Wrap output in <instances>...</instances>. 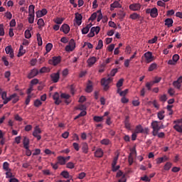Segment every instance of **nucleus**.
I'll list each match as a JSON object with an SVG mask.
<instances>
[{
  "instance_id": "50",
  "label": "nucleus",
  "mask_w": 182,
  "mask_h": 182,
  "mask_svg": "<svg viewBox=\"0 0 182 182\" xmlns=\"http://www.w3.org/2000/svg\"><path fill=\"white\" fill-rule=\"evenodd\" d=\"M28 16V22L30 23H33L35 21V15L29 14Z\"/></svg>"
},
{
  "instance_id": "13",
  "label": "nucleus",
  "mask_w": 182,
  "mask_h": 182,
  "mask_svg": "<svg viewBox=\"0 0 182 182\" xmlns=\"http://www.w3.org/2000/svg\"><path fill=\"white\" fill-rule=\"evenodd\" d=\"M60 31L63 32V33L68 34L70 31V27L69 26V25L64 23L60 27Z\"/></svg>"
},
{
  "instance_id": "53",
  "label": "nucleus",
  "mask_w": 182,
  "mask_h": 182,
  "mask_svg": "<svg viewBox=\"0 0 182 182\" xmlns=\"http://www.w3.org/2000/svg\"><path fill=\"white\" fill-rule=\"evenodd\" d=\"M86 92L87 93H90L93 90V87L92 85L89 84L86 87Z\"/></svg>"
},
{
  "instance_id": "34",
  "label": "nucleus",
  "mask_w": 182,
  "mask_h": 182,
  "mask_svg": "<svg viewBox=\"0 0 182 182\" xmlns=\"http://www.w3.org/2000/svg\"><path fill=\"white\" fill-rule=\"evenodd\" d=\"M24 36L26 39H31L32 38V34L31 33V30H26L24 33Z\"/></svg>"
},
{
  "instance_id": "58",
  "label": "nucleus",
  "mask_w": 182,
  "mask_h": 182,
  "mask_svg": "<svg viewBox=\"0 0 182 182\" xmlns=\"http://www.w3.org/2000/svg\"><path fill=\"white\" fill-rule=\"evenodd\" d=\"M117 160H119V156H115L112 161V167H114L117 164Z\"/></svg>"
},
{
  "instance_id": "18",
  "label": "nucleus",
  "mask_w": 182,
  "mask_h": 182,
  "mask_svg": "<svg viewBox=\"0 0 182 182\" xmlns=\"http://www.w3.org/2000/svg\"><path fill=\"white\" fill-rule=\"evenodd\" d=\"M75 19L77 21L76 22L78 26H80V25H82V14L79 13H75Z\"/></svg>"
},
{
  "instance_id": "14",
  "label": "nucleus",
  "mask_w": 182,
  "mask_h": 182,
  "mask_svg": "<svg viewBox=\"0 0 182 182\" xmlns=\"http://www.w3.org/2000/svg\"><path fill=\"white\" fill-rule=\"evenodd\" d=\"M38 75H39V70L34 68L31 70L30 73L28 75V79H32L33 77H35V76H38Z\"/></svg>"
},
{
  "instance_id": "62",
  "label": "nucleus",
  "mask_w": 182,
  "mask_h": 182,
  "mask_svg": "<svg viewBox=\"0 0 182 182\" xmlns=\"http://www.w3.org/2000/svg\"><path fill=\"white\" fill-rule=\"evenodd\" d=\"M172 59L175 63H177V62L178 61V59H180V55H178V54H175L173 55Z\"/></svg>"
},
{
  "instance_id": "11",
  "label": "nucleus",
  "mask_w": 182,
  "mask_h": 182,
  "mask_svg": "<svg viewBox=\"0 0 182 182\" xmlns=\"http://www.w3.org/2000/svg\"><path fill=\"white\" fill-rule=\"evenodd\" d=\"M6 53L9 55L11 59H14L15 55L14 53V49L12 48L11 46H8L5 48Z\"/></svg>"
},
{
  "instance_id": "28",
  "label": "nucleus",
  "mask_w": 182,
  "mask_h": 182,
  "mask_svg": "<svg viewBox=\"0 0 182 182\" xmlns=\"http://www.w3.org/2000/svg\"><path fill=\"white\" fill-rule=\"evenodd\" d=\"M129 119V116H127L125 117L124 126H125L126 129H127L128 130H130L131 126H130V121Z\"/></svg>"
},
{
  "instance_id": "36",
  "label": "nucleus",
  "mask_w": 182,
  "mask_h": 182,
  "mask_svg": "<svg viewBox=\"0 0 182 182\" xmlns=\"http://www.w3.org/2000/svg\"><path fill=\"white\" fill-rule=\"evenodd\" d=\"M154 69H157V64L156 63H154L149 65V68L148 69L149 72H153Z\"/></svg>"
},
{
  "instance_id": "29",
  "label": "nucleus",
  "mask_w": 182,
  "mask_h": 182,
  "mask_svg": "<svg viewBox=\"0 0 182 182\" xmlns=\"http://www.w3.org/2000/svg\"><path fill=\"white\" fill-rule=\"evenodd\" d=\"M82 150L85 154H87L89 151V145H87V143L85 142L82 144Z\"/></svg>"
},
{
  "instance_id": "25",
  "label": "nucleus",
  "mask_w": 182,
  "mask_h": 182,
  "mask_svg": "<svg viewBox=\"0 0 182 182\" xmlns=\"http://www.w3.org/2000/svg\"><path fill=\"white\" fill-rule=\"evenodd\" d=\"M173 18H166L165 20V26H168V28H171V26H173Z\"/></svg>"
},
{
  "instance_id": "43",
  "label": "nucleus",
  "mask_w": 182,
  "mask_h": 182,
  "mask_svg": "<svg viewBox=\"0 0 182 182\" xmlns=\"http://www.w3.org/2000/svg\"><path fill=\"white\" fill-rule=\"evenodd\" d=\"M52 48H53V45L50 43H48L46 46V52L49 53L50 50H52Z\"/></svg>"
},
{
  "instance_id": "32",
  "label": "nucleus",
  "mask_w": 182,
  "mask_h": 182,
  "mask_svg": "<svg viewBox=\"0 0 182 182\" xmlns=\"http://www.w3.org/2000/svg\"><path fill=\"white\" fill-rule=\"evenodd\" d=\"M28 14H29V15H35V6L34 5L29 6Z\"/></svg>"
},
{
  "instance_id": "37",
  "label": "nucleus",
  "mask_w": 182,
  "mask_h": 182,
  "mask_svg": "<svg viewBox=\"0 0 182 182\" xmlns=\"http://www.w3.org/2000/svg\"><path fill=\"white\" fill-rule=\"evenodd\" d=\"M117 178L121 177L120 180H122L123 178H124L125 182H126V176L124 174H123V172L122 171H119L117 173Z\"/></svg>"
},
{
  "instance_id": "61",
  "label": "nucleus",
  "mask_w": 182,
  "mask_h": 182,
  "mask_svg": "<svg viewBox=\"0 0 182 182\" xmlns=\"http://www.w3.org/2000/svg\"><path fill=\"white\" fill-rule=\"evenodd\" d=\"M13 174L11 171H6V178H12Z\"/></svg>"
},
{
  "instance_id": "63",
  "label": "nucleus",
  "mask_w": 182,
  "mask_h": 182,
  "mask_svg": "<svg viewBox=\"0 0 182 182\" xmlns=\"http://www.w3.org/2000/svg\"><path fill=\"white\" fill-rule=\"evenodd\" d=\"M5 16L7 19H12V14L9 11L5 13Z\"/></svg>"
},
{
  "instance_id": "3",
  "label": "nucleus",
  "mask_w": 182,
  "mask_h": 182,
  "mask_svg": "<svg viewBox=\"0 0 182 182\" xmlns=\"http://www.w3.org/2000/svg\"><path fill=\"white\" fill-rule=\"evenodd\" d=\"M173 129L178 132V133H182V119H176L173 121Z\"/></svg>"
},
{
  "instance_id": "40",
  "label": "nucleus",
  "mask_w": 182,
  "mask_h": 182,
  "mask_svg": "<svg viewBox=\"0 0 182 182\" xmlns=\"http://www.w3.org/2000/svg\"><path fill=\"white\" fill-rule=\"evenodd\" d=\"M97 14H99L97 21V22H100V21H102V19L103 18V14H102V10H98L97 11Z\"/></svg>"
},
{
  "instance_id": "24",
  "label": "nucleus",
  "mask_w": 182,
  "mask_h": 182,
  "mask_svg": "<svg viewBox=\"0 0 182 182\" xmlns=\"http://www.w3.org/2000/svg\"><path fill=\"white\" fill-rule=\"evenodd\" d=\"M23 144L24 146V149H29V139L26 136L23 137Z\"/></svg>"
},
{
  "instance_id": "7",
  "label": "nucleus",
  "mask_w": 182,
  "mask_h": 182,
  "mask_svg": "<svg viewBox=\"0 0 182 182\" xmlns=\"http://www.w3.org/2000/svg\"><path fill=\"white\" fill-rule=\"evenodd\" d=\"M61 60H62V57L54 56L52 58V59L48 60V63L49 65H53V66H56L57 65H59V63H60Z\"/></svg>"
},
{
  "instance_id": "33",
  "label": "nucleus",
  "mask_w": 182,
  "mask_h": 182,
  "mask_svg": "<svg viewBox=\"0 0 182 182\" xmlns=\"http://www.w3.org/2000/svg\"><path fill=\"white\" fill-rule=\"evenodd\" d=\"M3 169L5 171H11V169L9 168V163L8 162H4L3 164Z\"/></svg>"
},
{
  "instance_id": "8",
  "label": "nucleus",
  "mask_w": 182,
  "mask_h": 182,
  "mask_svg": "<svg viewBox=\"0 0 182 182\" xmlns=\"http://www.w3.org/2000/svg\"><path fill=\"white\" fill-rule=\"evenodd\" d=\"M130 11H133L134 12H136L141 9V4L139 3H134L129 5Z\"/></svg>"
},
{
  "instance_id": "23",
  "label": "nucleus",
  "mask_w": 182,
  "mask_h": 182,
  "mask_svg": "<svg viewBox=\"0 0 182 182\" xmlns=\"http://www.w3.org/2000/svg\"><path fill=\"white\" fill-rule=\"evenodd\" d=\"M16 97V93L12 94L9 97H7L6 100L3 102L4 105H7L9 102H11L12 99H14Z\"/></svg>"
},
{
  "instance_id": "59",
  "label": "nucleus",
  "mask_w": 182,
  "mask_h": 182,
  "mask_svg": "<svg viewBox=\"0 0 182 182\" xmlns=\"http://www.w3.org/2000/svg\"><path fill=\"white\" fill-rule=\"evenodd\" d=\"M10 76H11V72L6 71L4 73V77H6V79H7L8 82H9V80H11V78H9Z\"/></svg>"
},
{
  "instance_id": "21",
  "label": "nucleus",
  "mask_w": 182,
  "mask_h": 182,
  "mask_svg": "<svg viewBox=\"0 0 182 182\" xmlns=\"http://www.w3.org/2000/svg\"><path fill=\"white\" fill-rule=\"evenodd\" d=\"M58 159V164H60V166H65V164H66V161H65V157L60 156L57 157Z\"/></svg>"
},
{
  "instance_id": "5",
  "label": "nucleus",
  "mask_w": 182,
  "mask_h": 182,
  "mask_svg": "<svg viewBox=\"0 0 182 182\" xmlns=\"http://www.w3.org/2000/svg\"><path fill=\"white\" fill-rule=\"evenodd\" d=\"M41 134H42V130L41 129V128H39L38 125L36 126L33 132V137H36L37 140H41V139H42V136H41Z\"/></svg>"
},
{
  "instance_id": "10",
  "label": "nucleus",
  "mask_w": 182,
  "mask_h": 182,
  "mask_svg": "<svg viewBox=\"0 0 182 182\" xmlns=\"http://www.w3.org/2000/svg\"><path fill=\"white\" fill-rule=\"evenodd\" d=\"M50 78L53 83H58L59 82V79H60V74L59 71L58 73L51 74Z\"/></svg>"
},
{
  "instance_id": "6",
  "label": "nucleus",
  "mask_w": 182,
  "mask_h": 182,
  "mask_svg": "<svg viewBox=\"0 0 182 182\" xmlns=\"http://www.w3.org/2000/svg\"><path fill=\"white\" fill-rule=\"evenodd\" d=\"M75 48H76V43L75 42V40L71 39L69 41V45L65 46V50L66 52H73Z\"/></svg>"
},
{
  "instance_id": "56",
  "label": "nucleus",
  "mask_w": 182,
  "mask_h": 182,
  "mask_svg": "<svg viewBox=\"0 0 182 182\" xmlns=\"http://www.w3.org/2000/svg\"><path fill=\"white\" fill-rule=\"evenodd\" d=\"M173 85L176 89H180L181 87V84L180 82H178L177 81H174L173 82Z\"/></svg>"
},
{
  "instance_id": "19",
  "label": "nucleus",
  "mask_w": 182,
  "mask_h": 182,
  "mask_svg": "<svg viewBox=\"0 0 182 182\" xmlns=\"http://www.w3.org/2000/svg\"><path fill=\"white\" fill-rule=\"evenodd\" d=\"M60 176H62V177H63V178H70V180H72V178H73L72 176H70V174H69V172L68 171H63L60 173Z\"/></svg>"
},
{
  "instance_id": "55",
  "label": "nucleus",
  "mask_w": 182,
  "mask_h": 182,
  "mask_svg": "<svg viewBox=\"0 0 182 182\" xmlns=\"http://www.w3.org/2000/svg\"><path fill=\"white\" fill-rule=\"evenodd\" d=\"M4 35H5L4 24H0V36H4Z\"/></svg>"
},
{
  "instance_id": "45",
  "label": "nucleus",
  "mask_w": 182,
  "mask_h": 182,
  "mask_svg": "<svg viewBox=\"0 0 182 182\" xmlns=\"http://www.w3.org/2000/svg\"><path fill=\"white\" fill-rule=\"evenodd\" d=\"M117 15L119 16V19H124V16H126V13L123 11H119Z\"/></svg>"
},
{
  "instance_id": "57",
  "label": "nucleus",
  "mask_w": 182,
  "mask_h": 182,
  "mask_svg": "<svg viewBox=\"0 0 182 182\" xmlns=\"http://www.w3.org/2000/svg\"><path fill=\"white\" fill-rule=\"evenodd\" d=\"M46 72H49V68L46 67H43L38 73H46Z\"/></svg>"
},
{
  "instance_id": "47",
  "label": "nucleus",
  "mask_w": 182,
  "mask_h": 182,
  "mask_svg": "<svg viewBox=\"0 0 182 182\" xmlns=\"http://www.w3.org/2000/svg\"><path fill=\"white\" fill-rule=\"evenodd\" d=\"M66 167L67 168H75V164L72 161H70L68 163L66 164Z\"/></svg>"
},
{
  "instance_id": "49",
  "label": "nucleus",
  "mask_w": 182,
  "mask_h": 182,
  "mask_svg": "<svg viewBox=\"0 0 182 182\" xmlns=\"http://www.w3.org/2000/svg\"><path fill=\"white\" fill-rule=\"evenodd\" d=\"M127 93H129V90L126 89L124 91H121L119 92V96H122V97H126V95H127Z\"/></svg>"
},
{
  "instance_id": "2",
  "label": "nucleus",
  "mask_w": 182,
  "mask_h": 182,
  "mask_svg": "<svg viewBox=\"0 0 182 182\" xmlns=\"http://www.w3.org/2000/svg\"><path fill=\"white\" fill-rule=\"evenodd\" d=\"M113 80V78L112 77H108V78H102L101 80V85L104 87V90L107 91L109 90V85H110V82H112Z\"/></svg>"
},
{
  "instance_id": "64",
  "label": "nucleus",
  "mask_w": 182,
  "mask_h": 182,
  "mask_svg": "<svg viewBox=\"0 0 182 182\" xmlns=\"http://www.w3.org/2000/svg\"><path fill=\"white\" fill-rule=\"evenodd\" d=\"M141 180H142V181L150 182V178L147 176H144L143 177H141Z\"/></svg>"
},
{
  "instance_id": "46",
  "label": "nucleus",
  "mask_w": 182,
  "mask_h": 182,
  "mask_svg": "<svg viewBox=\"0 0 182 182\" xmlns=\"http://www.w3.org/2000/svg\"><path fill=\"white\" fill-rule=\"evenodd\" d=\"M91 31L92 32H94V33L95 32L96 35H97V33H99V32H100V27H99V26L92 27V28H91Z\"/></svg>"
},
{
  "instance_id": "38",
  "label": "nucleus",
  "mask_w": 182,
  "mask_h": 182,
  "mask_svg": "<svg viewBox=\"0 0 182 182\" xmlns=\"http://www.w3.org/2000/svg\"><path fill=\"white\" fill-rule=\"evenodd\" d=\"M101 144H103L104 146H109L110 144V139H104L100 141Z\"/></svg>"
},
{
  "instance_id": "22",
  "label": "nucleus",
  "mask_w": 182,
  "mask_h": 182,
  "mask_svg": "<svg viewBox=\"0 0 182 182\" xmlns=\"http://www.w3.org/2000/svg\"><path fill=\"white\" fill-rule=\"evenodd\" d=\"M168 161V157L167 156H164L163 157L158 158L156 160L157 164H161V163H164V161Z\"/></svg>"
},
{
  "instance_id": "9",
  "label": "nucleus",
  "mask_w": 182,
  "mask_h": 182,
  "mask_svg": "<svg viewBox=\"0 0 182 182\" xmlns=\"http://www.w3.org/2000/svg\"><path fill=\"white\" fill-rule=\"evenodd\" d=\"M134 132L136 133V134H139V133H149V128L143 129L141 125H137L135 128Z\"/></svg>"
},
{
  "instance_id": "48",
  "label": "nucleus",
  "mask_w": 182,
  "mask_h": 182,
  "mask_svg": "<svg viewBox=\"0 0 182 182\" xmlns=\"http://www.w3.org/2000/svg\"><path fill=\"white\" fill-rule=\"evenodd\" d=\"M124 82V79L121 78L117 82V87H122L123 86V82Z\"/></svg>"
},
{
  "instance_id": "15",
  "label": "nucleus",
  "mask_w": 182,
  "mask_h": 182,
  "mask_svg": "<svg viewBox=\"0 0 182 182\" xmlns=\"http://www.w3.org/2000/svg\"><path fill=\"white\" fill-rule=\"evenodd\" d=\"M53 99L55 100V105H59L60 103H62V100H60V98L59 97V93L55 92L53 95Z\"/></svg>"
},
{
  "instance_id": "60",
  "label": "nucleus",
  "mask_w": 182,
  "mask_h": 182,
  "mask_svg": "<svg viewBox=\"0 0 182 182\" xmlns=\"http://www.w3.org/2000/svg\"><path fill=\"white\" fill-rule=\"evenodd\" d=\"M41 105H42V102H41L39 100H36L34 101V106L36 107H39Z\"/></svg>"
},
{
  "instance_id": "26",
  "label": "nucleus",
  "mask_w": 182,
  "mask_h": 182,
  "mask_svg": "<svg viewBox=\"0 0 182 182\" xmlns=\"http://www.w3.org/2000/svg\"><path fill=\"white\" fill-rule=\"evenodd\" d=\"M129 18L131 19H132L133 21H136V19H140V18H141V16H140V14H139L137 13H133V14H130Z\"/></svg>"
},
{
  "instance_id": "1",
  "label": "nucleus",
  "mask_w": 182,
  "mask_h": 182,
  "mask_svg": "<svg viewBox=\"0 0 182 182\" xmlns=\"http://www.w3.org/2000/svg\"><path fill=\"white\" fill-rule=\"evenodd\" d=\"M151 126L153 129L152 134L153 136H157L159 131L163 129V125H160V122L154 121L151 122Z\"/></svg>"
},
{
  "instance_id": "44",
  "label": "nucleus",
  "mask_w": 182,
  "mask_h": 182,
  "mask_svg": "<svg viewBox=\"0 0 182 182\" xmlns=\"http://www.w3.org/2000/svg\"><path fill=\"white\" fill-rule=\"evenodd\" d=\"M37 41H38V46H42V37L41 36V34H37Z\"/></svg>"
},
{
  "instance_id": "30",
  "label": "nucleus",
  "mask_w": 182,
  "mask_h": 182,
  "mask_svg": "<svg viewBox=\"0 0 182 182\" xmlns=\"http://www.w3.org/2000/svg\"><path fill=\"white\" fill-rule=\"evenodd\" d=\"M37 25L38 26V29H42L43 26H45V21L43 18H39L37 22Z\"/></svg>"
},
{
  "instance_id": "12",
  "label": "nucleus",
  "mask_w": 182,
  "mask_h": 182,
  "mask_svg": "<svg viewBox=\"0 0 182 182\" xmlns=\"http://www.w3.org/2000/svg\"><path fill=\"white\" fill-rule=\"evenodd\" d=\"M144 56L147 63H150V62H153L154 57H153V53H151V52L148 51L145 53Z\"/></svg>"
},
{
  "instance_id": "31",
  "label": "nucleus",
  "mask_w": 182,
  "mask_h": 182,
  "mask_svg": "<svg viewBox=\"0 0 182 182\" xmlns=\"http://www.w3.org/2000/svg\"><path fill=\"white\" fill-rule=\"evenodd\" d=\"M93 120L94 122H96V123H102V122H103L104 118L103 117H100V116H95L93 117Z\"/></svg>"
},
{
  "instance_id": "41",
  "label": "nucleus",
  "mask_w": 182,
  "mask_h": 182,
  "mask_svg": "<svg viewBox=\"0 0 182 182\" xmlns=\"http://www.w3.org/2000/svg\"><path fill=\"white\" fill-rule=\"evenodd\" d=\"M171 166H172V164L170 163V162H167L164 166V170H166V171H168V170H170L171 168Z\"/></svg>"
},
{
  "instance_id": "4",
  "label": "nucleus",
  "mask_w": 182,
  "mask_h": 182,
  "mask_svg": "<svg viewBox=\"0 0 182 182\" xmlns=\"http://www.w3.org/2000/svg\"><path fill=\"white\" fill-rule=\"evenodd\" d=\"M146 14H150L151 18H157V16H159V10L156 7L153 9H146Z\"/></svg>"
},
{
  "instance_id": "17",
  "label": "nucleus",
  "mask_w": 182,
  "mask_h": 182,
  "mask_svg": "<svg viewBox=\"0 0 182 182\" xmlns=\"http://www.w3.org/2000/svg\"><path fill=\"white\" fill-rule=\"evenodd\" d=\"M87 62L88 63V65L90 67H92L97 62V58H96V57L93 56V57L90 58Z\"/></svg>"
},
{
  "instance_id": "52",
  "label": "nucleus",
  "mask_w": 182,
  "mask_h": 182,
  "mask_svg": "<svg viewBox=\"0 0 182 182\" xmlns=\"http://www.w3.org/2000/svg\"><path fill=\"white\" fill-rule=\"evenodd\" d=\"M85 177H86V173L81 172L80 173L78 174L77 178H79V180H83V178Z\"/></svg>"
},
{
  "instance_id": "51",
  "label": "nucleus",
  "mask_w": 182,
  "mask_h": 182,
  "mask_svg": "<svg viewBox=\"0 0 182 182\" xmlns=\"http://www.w3.org/2000/svg\"><path fill=\"white\" fill-rule=\"evenodd\" d=\"M2 62H4V64L5 66H9V62L8 61V59L6 57L4 56L1 58Z\"/></svg>"
},
{
  "instance_id": "20",
  "label": "nucleus",
  "mask_w": 182,
  "mask_h": 182,
  "mask_svg": "<svg viewBox=\"0 0 182 182\" xmlns=\"http://www.w3.org/2000/svg\"><path fill=\"white\" fill-rule=\"evenodd\" d=\"M60 97H61V99H65V103H66L67 105H69V103H70V101L69 100L70 95H69L68 94L62 93L60 95Z\"/></svg>"
},
{
  "instance_id": "35",
  "label": "nucleus",
  "mask_w": 182,
  "mask_h": 182,
  "mask_svg": "<svg viewBox=\"0 0 182 182\" xmlns=\"http://www.w3.org/2000/svg\"><path fill=\"white\" fill-rule=\"evenodd\" d=\"M117 72H119V69H117V68H113V69L111 70L110 73L108 75V77H109V76H111L112 77H113V76H115V75L117 73Z\"/></svg>"
},
{
  "instance_id": "54",
  "label": "nucleus",
  "mask_w": 182,
  "mask_h": 182,
  "mask_svg": "<svg viewBox=\"0 0 182 182\" xmlns=\"http://www.w3.org/2000/svg\"><path fill=\"white\" fill-rule=\"evenodd\" d=\"M97 18V12L93 13L89 18V21H95Z\"/></svg>"
},
{
  "instance_id": "39",
  "label": "nucleus",
  "mask_w": 182,
  "mask_h": 182,
  "mask_svg": "<svg viewBox=\"0 0 182 182\" xmlns=\"http://www.w3.org/2000/svg\"><path fill=\"white\" fill-rule=\"evenodd\" d=\"M157 117L159 119V120H163L164 119V111H160L157 113Z\"/></svg>"
},
{
  "instance_id": "27",
  "label": "nucleus",
  "mask_w": 182,
  "mask_h": 182,
  "mask_svg": "<svg viewBox=\"0 0 182 182\" xmlns=\"http://www.w3.org/2000/svg\"><path fill=\"white\" fill-rule=\"evenodd\" d=\"M95 157H103V150H102V149H98L96 150V151L95 152Z\"/></svg>"
},
{
  "instance_id": "42",
  "label": "nucleus",
  "mask_w": 182,
  "mask_h": 182,
  "mask_svg": "<svg viewBox=\"0 0 182 182\" xmlns=\"http://www.w3.org/2000/svg\"><path fill=\"white\" fill-rule=\"evenodd\" d=\"M102 48H103V41L99 40L97 46L95 49L97 50H99L100 49H102Z\"/></svg>"
},
{
  "instance_id": "16",
  "label": "nucleus",
  "mask_w": 182,
  "mask_h": 182,
  "mask_svg": "<svg viewBox=\"0 0 182 182\" xmlns=\"http://www.w3.org/2000/svg\"><path fill=\"white\" fill-rule=\"evenodd\" d=\"M115 8H122L120 1H114L112 4H110V11H114Z\"/></svg>"
}]
</instances>
